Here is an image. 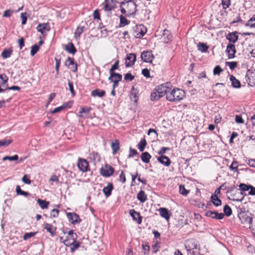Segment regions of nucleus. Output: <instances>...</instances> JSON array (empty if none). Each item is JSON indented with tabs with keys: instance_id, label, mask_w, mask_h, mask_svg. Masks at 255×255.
<instances>
[{
	"instance_id": "nucleus-8",
	"label": "nucleus",
	"mask_w": 255,
	"mask_h": 255,
	"mask_svg": "<svg viewBox=\"0 0 255 255\" xmlns=\"http://www.w3.org/2000/svg\"><path fill=\"white\" fill-rule=\"evenodd\" d=\"M136 60V54L134 53H130L127 54L126 58L125 64L127 67L133 66Z\"/></svg>"
},
{
	"instance_id": "nucleus-37",
	"label": "nucleus",
	"mask_w": 255,
	"mask_h": 255,
	"mask_svg": "<svg viewBox=\"0 0 255 255\" xmlns=\"http://www.w3.org/2000/svg\"><path fill=\"white\" fill-rule=\"evenodd\" d=\"M146 144L147 143L145 138L141 139L137 144V147L139 151H143L144 150Z\"/></svg>"
},
{
	"instance_id": "nucleus-31",
	"label": "nucleus",
	"mask_w": 255,
	"mask_h": 255,
	"mask_svg": "<svg viewBox=\"0 0 255 255\" xmlns=\"http://www.w3.org/2000/svg\"><path fill=\"white\" fill-rule=\"evenodd\" d=\"M119 68V61L116 62L112 66L110 69V74H111V76L115 75L118 77H120L119 73H115L114 71L118 69Z\"/></svg>"
},
{
	"instance_id": "nucleus-49",
	"label": "nucleus",
	"mask_w": 255,
	"mask_h": 255,
	"mask_svg": "<svg viewBox=\"0 0 255 255\" xmlns=\"http://www.w3.org/2000/svg\"><path fill=\"white\" fill-rule=\"evenodd\" d=\"M246 25L250 27H255V17L253 16L250 20H249Z\"/></svg>"
},
{
	"instance_id": "nucleus-30",
	"label": "nucleus",
	"mask_w": 255,
	"mask_h": 255,
	"mask_svg": "<svg viewBox=\"0 0 255 255\" xmlns=\"http://www.w3.org/2000/svg\"><path fill=\"white\" fill-rule=\"evenodd\" d=\"M67 107H71V105L70 104V103H64L62 106L55 108L52 111V114H55L56 113L59 112L64 110Z\"/></svg>"
},
{
	"instance_id": "nucleus-41",
	"label": "nucleus",
	"mask_w": 255,
	"mask_h": 255,
	"mask_svg": "<svg viewBox=\"0 0 255 255\" xmlns=\"http://www.w3.org/2000/svg\"><path fill=\"white\" fill-rule=\"evenodd\" d=\"M70 246H71L70 248L71 252L73 253L75 252V251L79 248L80 246V243L79 242H76V241H74V243L70 245Z\"/></svg>"
},
{
	"instance_id": "nucleus-40",
	"label": "nucleus",
	"mask_w": 255,
	"mask_h": 255,
	"mask_svg": "<svg viewBox=\"0 0 255 255\" xmlns=\"http://www.w3.org/2000/svg\"><path fill=\"white\" fill-rule=\"evenodd\" d=\"M161 97L160 95L158 94L157 91L155 90V91L152 92L150 94V100L151 101H157L159 100Z\"/></svg>"
},
{
	"instance_id": "nucleus-61",
	"label": "nucleus",
	"mask_w": 255,
	"mask_h": 255,
	"mask_svg": "<svg viewBox=\"0 0 255 255\" xmlns=\"http://www.w3.org/2000/svg\"><path fill=\"white\" fill-rule=\"evenodd\" d=\"M222 4L224 9H226L229 7L230 5V0H222Z\"/></svg>"
},
{
	"instance_id": "nucleus-64",
	"label": "nucleus",
	"mask_w": 255,
	"mask_h": 255,
	"mask_svg": "<svg viewBox=\"0 0 255 255\" xmlns=\"http://www.w3.org/2000/svg\"><path fill=\"white\" fill-rule=\"evenodd\" d=\"M195 250V251H192V255H199V249L198 248L197 245H194V247L192 248V250Z\"/></svg>"
},
{
	"instance_id": "nucleus-53",
	"label": "nucleus",
	"mask_w": 255,
	"mask_h": 255,
	"mask_svg": "<svg viewBox=\"0 0 255 255\" xmlns=\"http://www.w3.org/2000/svg\"><path fill=\"white\" fill-rule=\"evenodd\" d=\"M134 78V76H133L131 73H128L125 74L124 79L126 81H131Z\"/></svg>"
},
{
	"instance_id": "nucleus-63",
	"label": "nucleus",
	"mask_w": 255,
	"mask_h": 255,
	"mask_svg": "<svg viewBox=\"0 0 255 255\" xmlns=\"http://www.w3.org/2000/svg\"><path fill=\"white\" fill-rule=\"evenodd\" d=\"M142 74L146 78H149L150 77V72L149 70L145 68L142 69Z\"/></svg>"
},
{
	"instance_id": "nucleus-22",
	"label": "nucleus",
	"mask_w": 255,
	"mask_h": 255,
	"mask_svg": "<svg viewBox=\"0 0 255 255\" xmlns=\"http://www.w3.org/2000/svg\"><path fill=\"white\" fill-rule=\"evenodd\" d=\"M91 110L90 107L81 108L79 112V117L82 118H85L87 115L89 113Z\"/></svg>"
},
{
	"instance_id": "nucleus-62",
	"label": "nucleus",
	"mask_w": 255,
	"mask_h": 255,
	"mask_svg": "<svg viewBox=\"0 0 255 255\" xmlns=\"http://www.w3.org/2000/svg\"><path fill=\"white\" fill-rule=\"evenodd\" d=\"M26 13L25 12H22L20 14V17L22 19L21 24L24 25L26 23L27 17L26 16Z\"/></svg>"
},
{
	"instance_id": "nucleus-56",
	"label": "nucleus",
	"mask_w": 255,
	"mask_h": 255,
	"mask_svg": "<svg viewBox=\"0 0 255 255\" xmlns=\"http://www.w3.org/2000/svg\"><path fill=\"white\" fill-rule=\"evenodd\" d=\"M223 71V69L220 66H216L213 70L214 75H219Z\"/></svg>"
},
{
	"instance_id": "nucleus-11",
	"label": "nucleus",
	"mask_w": 255,
	"mask_h": 255,
	"mask_svg": "<svg viewBox=\"0 0 255 255\" xmlns=\"http://www.w3.org/2000/svg\"><path fill=\"white\" fill-rule=\"evenodd\" d=\"M38 31L40 32L42 34H45L47 32L49 31L50 29L48 23H42L39 24L36 28Z\"/></svg>"
},
{
	"instance_id": "nucleus-38",
	"label": "nucleus",
	"mask_w": 255,
	"mask_h": 255,
	"mask_svg": "<svg viewBox=\"0 0 255 255\" xmlns=\"http://www.w3.org/2000/svg\"><path fill=\"white\" fill-rule=\"evenodd\" d=\"M197 47L198 50L202 52H206L209 48L206 44L202 43H199Z\"/></svg>"
},
{
	"instance_id": "nucleus-36",
	"label": "nucleus",
	"mask_w": 255,
	"mask_h": 255,
	"mask_svg": "<svg viewBox=\"0 0 255 255\" xmlns=\"http://www.w3.org/2000/svg\"><path fill=\"white\" fill-rule=\"evenodd\" d=\"M111 147L113 150V154H115L120 149V143L118 140H115L114 142L112 143Z\"/></svg>"
},
{
	"instance_id": "nucleus-6",
	"label": "nucleus",
	"mask_w": 255,
	"mask_h": 255,
	"mask_svg": "<svg viewBox=\"0 0 255 255\" xmlns=\"http://www.w3.org/2000/svg\"><path fill=\"white\" fill-rule=\"evenodd\" d=\"M140 58L143 62L151 63L154 57L151 51H144L141 53Z\"/></svg>"
},
{
	"instance_id": "nucleus-19",
	"label": "nucleus",
	"mask_w": 255,
	"mask_h": 255,
	"mask_svg": "<svg viewBox=\"0 0 255 255\" xmlns=\"http://www.w3.org/2000/svg\"><path fill=\"white\" fill-rule=\"evenodd\" d=\"M44 229L50 234L52 237L54 236L56 228L54 227L52 225L48 223L44 224Z\"/></svg>"
},
{
	"instance_id": "nucleus-21",
	"label": "nucleus",
	"mask_w": 255,
	"mask_h": 255,
	"mask_svg": "<svg viewBox=\"0 0 255 255\" xmlns=\"http://www.w3.org/2000/svg\"><path fill=\"white\" fill-rule=\"evenodd\" d=\"M238 33L236 31L232 33H229L227 35L226 38L231 42L234 43L237 41L238 39Z\"/></svg>"
},
{
	"instance_id": "nucleus-44",
	"label": "nucleus",
	"mask_w": 255,
	"mask_h": 255,
	"mask_svg": "<svg viewBox=\"0 0 255 255\" xmlns=\"http://www.w3.org/2000/svg\"><path fill=\"white\" fill-rule=\"evenodd\" d=\"M90 158H93V160H95V161H100V154L97 152H92L91 154H90Z\"/></svg>"
},
{
	"instance_id": "nucleus-4",
	"label": "nucleus",
	"mask_w": 255,
	"mask_h": 255,
	"mask_svg": "<svg viewBox=\"0 0 255 255\" xmlns=\"http://www.w3.org/2000/svg\"><path fill=\"white\" fill-rule=\"evenodd\" d=\"M239 218L242 224L249 227L253 221L252 215L246 213H241L239 215Z\"/></svg>"
},
{
	"instance_id": "nucleus-39",
	"label": "nucleus",
	"mask_w": 255,
	"mask_h": 255,
	"mask_svg": "<svg viewBox=\"0 0 255 255\" xmlns=\"http://www.w3.org/2000/svg\"><path fill=\"white\" fill-rule=\"evenodd\" d=\"M84 26H78L76 28L74 33V36L76 38L80 37L81 34L83 33Z\"/></svg>"
},
{
	"instance_id": "nucleus-7",
	"label": "nucleus",
	"mask_w": 255,
	"mask_h": 255,
	"mask_svg": "<svg viewBox=\"0 0 255 255\" xmlns=\"http://www.w3.org/2000/svg\"><path fill=\"white\" fill-rule=\"evenodd\" d=\"M77 166L79 169L82 172H87L89 169L88 162L85 159L79 158Z\"/></svg>"
},
{
	"instance_id": "nucleus-12",
	"label": "nucleus",
	"mask_w": 255,
	"mask_h": 255,
	"mask_svg": "<svg viewBox=\"0 0 255 255\" xmlns=\"http://www.w3.org/2000/svg\"><path fill=\"white\" fill-rule=\"evenodd\" d=\"M129 214L134 221H136L138 224H141L142 217L139 212L135 211L134 209H132L129 211Z\"/></svg>"
},
{
	"instance_id": "nucleus-43",
	"label": "nucleus",
	"mask_w": 255,
	"mask_h": 255,
	"mask_svg": "<svg viewBox=\"0 0 255 255\" xmlns=\"http://www.w3.org/2000/svg\"><path fill=\"white\" fill-rule=\"evenodd\" d=\"M39 49V45H38V44H35L32 45L31 47V55L34 56L38 52Z\"/></svg>"
},
{
	"instance_id": "nucleus-26",
	"label": "nucleus",
	"mask_w": 255,
	"mask_h": 255,
	"mask_svg": "<svg viewBox=\"0 0 255 255\" xmlns=\"http://www.w3.org/2000/svg\"><path fill=\"white\" fill-rule=\"evenodd\" d=\"M137 198L141 203H143L147 200V195L144 191L140 190L137 195Z\"/></svg>"
},
{
	"instance_id": "nucleus-32",
	"label": "nucleus",
	"mask_w": 255,
	"mask_h": 255,
	"mask_svg": "<svg viewBox=\"0 0 255 255\" xmlns=\"http://www.w3.org/2000/svg\"><path fill=\"white\" fill-rule=\"evenodd\" d=\"M12 51H13L11 48L5 49L2 52V53L1 54V56L4 59L9 58L11 56V55L12 53Z\"/></svg>"
},
{
	"instance_id": "nucleus-58",
	"label": "nucleus",
	"mask_w": 255,
	"mask_h": 255,
	"mask_svg": "<svg viewBox=\"0 0 255 255\" xmlns=\"http://www.w3.org/2000/svg\"><path fill=\"white\" fill-rule=\"evenodd\" d=\"M137 154H138V152H137V151L135 149H132V148L130 147V148H129V154L128 155V158L132 157L133 156L137 155Z\"/></svg>"
},
{
	"instance_id": "nucleus-60",
	"label": "nucleus",
	"mask_w": 255,
	"mask_h": 255,
	"mask_svg": "<svg viewBox=\"0 0 255 255\" xmlns=\"http://www.w3.org/2000/svg\"><path fill=\"white\" fill-rule=\"evenodd\" d=\"M238 164V162L236 161H234L232 164L230 166V169L232 170L237 171Z\"/></svg>"
},
{
	"instance_id": "nucleus-55",
	"label": "nucleus",
	"mask_w": 255,
	"mask_h": 255,
	"mask_svg": "<svg viewBox=\"0 0 255 255\" xmlns=\"http://www.w3.org/2000/svg\"><path fill=\"white\" fill-rule=\"evenodd\" d=\"M60 241L61 243H63L67 247L70 246V245H71V244H70V243L69 238L64 239L63 237H60Z\"/></svg>"
},
{
	"instance_id": "nucleus-28",
	"label": "nucleus",
	"mask_w": 255,
	"mask_h": 255,
	"mask_svg": "<svg viewBox=\"0 0 255 255\" xmlns=\"http://www.w3.org/2000/svg\"><path fill=\"white\" fill-rule=\"evenodd\" d=\"M65 49L69 53H71L72 54H74L77 52L75 47L72 42L69 43L66 46Z\"/></svg>"
},
{
	"instance_id": "nucleus-20",
	"label": "nucleus",
	"mask_w": 255,
	"mask_h": 255,
	"mask_svg": "<svg viewBox=\"0 0 255 255\" xmlns=\"http://www.w3.org/2000/svg\"><path fill=\"white\" fill-rule=\"evenodd\" d=\"M113 189V185L112 183H109L107 186L103 189V192L106 197L110 196L112 194Z\"/></svg>"
},
{
	"instance_id": "nucleus-1",
	"label": "nucleus",
	"mask_w": 255,
	"mask_h": 255,
	"mask_svg": "<svg viewBox=\"0 0 255 255\" xmlns=\"http://www.w3.org/2000/svg\"><path fill=\"white\" fill-rule=\"evenodd\" d=\"M120 10L126 16H134L136 13V4L133 0H127L120 2Z\"/></svg>"
},
{
	"instance_id": "nucleus-3",
	"label": "nucleus",
	"mask_w": 255,
	"mask_h": 255,
	"mask_svg": "<svg viewBox=\"0 0 255 255\" xmlns=\"http://www.w3.org/2000/svg\"><path fill=\"white\" fill-rule=\"evenodd\" d=\"M172 85L170 83H166L165 84H161L158 86L155 90L157 91L158 94L161 98L165 95L167 96L168 93H169Z\"/></svg>"
},
{
	"instance_id": "nucleus-13",
	"label": "nucleus",
	"mask_w": 255,
	"mask_h": 255,
	"mask_svg": "<svg viewBox=\"0 0 255 255\" xmlns=\"http://www.w3.org/2000/svg\"><path fill=\"white\" fill-rule=\"evenodd\" d=\"M247 77H248L247 81L248 82V84L251 86L255 87V71H248L247 73Z\"/></svg>"
},
{
	"instance_id": "nucleus-33",
	"label": "nucleus",
	"mask_w": 255,
	"mask_h": 255,
	"mask_svg": "<svg viewBox=\"0 0 255 255\" xmlns=\"http://www.w3.org/2000/svg\"><path fill=\"white\" fill-rule=\"evenodd\" d=\"M65 65L67 66L75 65V69L73 70V72H76L77 71V64L75 63L74 59L73 58L70 57H68L65 62Z\"/></svg>"
},
{
	"instance_id": "nucleus-54",
	"label": "nucleus",
	"mask_w": 255,
	"mask_h": 255,
	"mask_svg": "<svg viewBox=\"0 0 255 255\" xmlns=\"http://www.w3.org/2000/svg\"><path fill=\"white\" fill-rule=\"evenodd\" d=\"M249 50L251 56L255 58V44H252L250 46Z\"/></svg>"
},
{
	"instance_id": "nucleus-52",
	"label": "nucleus",
	"mask_w": 255,
	"mask_h": 255,
	"mask_svg": "<svg viewBox=\"0 0 255 255\" xmlns=\"http://www.w3.org/2000/svg\"><path fill=\"white\" fill-rule=\"evenodd\" d=\"M226 64L228 65L231 70L234 69L237 66V63L236 62H226Z\"/></svg>"
},
{
	"instance_id": "nucleus-34",
	"label": "nucleus",
	"mask_w": 255,
	"mask_h": 255,
	"mask_svg": "<svg viewBox=\"0 0 255 255\" xmlns=\"http://www.w3.org/2000/svg\"><path fill=\"white\" fill-rule=\"evenodd\" d=\"M211 201L213 204L216 207L221 205V201L218 198L216 195H212L211 197Z\"/></svg>"
},
{
	"instance_id": "nucleus-9",
	"label": "nucleus",
	"mask_w": 255,
	"mask_h": 255,
	"mask_svg": "<svg viewBox=\"0 0 255 255\" xmlns=\"http://www.w3.org/2000/svg\"><path fill=\"white\" fill-rule=\"evenodd\" d=\"M67 217L69 221L73 224H76L81 222L79 216L75 213H67Z\"/></svg>"
},
{
	"instance_id": "nucleus-2",
	"label": "nucleus",
	"mask_w": 255,
	"mask_h": 255,
	"mask_svg": "<svg viewBox=\"0 0 255 255\" xmlns=\"http://www.w3.org/2000/svg\"><path fill=\"white\" fill-rule=\"evenodd\" d=\"M185 96V92L183 90L178 88L170 89L169 93L166 96V100L168 101L174 102H178L182 100Z\"/></svg>"
},
{
	"instance_id": "nucleus-50",
	"label": "nucleus",
	"mask_w": 255,
	"mask_h": 255,
	"mask_svg": "<svg viewBox=\"0 0 255 255\" xmlns=\"http://www.w3.org/2000/svg\"><path fill=\"white\" fill-rule=\"evenodd\" d=\"M36 234V232H29V233H26L24 234V235L23 236V239L24 240H26L28 239L29 238H30L31 237H33L35 236V235Z\"/></svg>"
},
{
	"instance_id": "nucleus-51",
	"label": "nucleus",
	"mask_w": 255,
	"mask_h": 255,
	"mask_svg": "<svg viewBox=\"0 0 255 255\" xmlns=\"http://www.w3.org/2000/svg\"><path fill=\"white\" fill-rule=\"evenodd\" d=\"M179 192L183 195H187L189 192V191L187 190L184 185H180L179 186Z\"/></svg>"
},
{
	"instance_id": "nucleus-14",
	"label": "nucleus",
	"mask_w": 255,
	"mask_h": 255,
	"mask_svg": "<svg viewBox=\"0 0 255 255\" xmlns=\"http://www.w3.org/2000/svg\"><path fill=\"white\" fill-rule=\"evenodd\" d=\"M226 52L228 54L229 58H233L236 53L235 46L234 44L228 45L226 48Z\"/></svg>"
},
{
	"instance_id": "nucleus-10",
	"label": "nucleus",
	"mask_w": 255,
	"mask_h": 255,
	"mask_svg": "<svg viewBox=\"0 0 255 255\" xmlns=\"http://www.w3.org/2000/svg\"><path fill=\"white\" fill-rule=\"evenodd\" d=\"M205 215L207 217L217 220L222 219L224 217V214L223 213H218L217 212L211 211L207 212Z\"/></svg>"
},
{
	"instance_id": "nucleus-35",
	"label": "nucleus",
	"mask_w": 255,
	"mask_h": 255,
	"mask_svg": "<svg viewBox=\"0 0 255 255\" xmlns=\"http://www.w3.org/2000/svg\"><path fill=\"white\" fill-rule=\"evenodd\" d=\"M37 202L39 205L40 206V208L42 209L47 208L49 204V202L48 201L43 200L40 199H38L37 200Z\"/></svg>"
},
{
	"instance_id": "nucleus-59",
	"label": "nucleus",
	"mask_w": 255,
	"mask_h": 255,
	"mask_svg": "<svg viewBox=\"0 0 255 255\" xmlns=\"http://www.w3.org/2000/svg\"><path fill=\"white\" fill-rule=\"evenodd\" d=\"M68 86L72 95L74 96L75 95V92L74 90L73 83L69 80H68Z\"/></svg>"
},
{
	"instance_id": "nucleus-23",
	"label": "nucleus",
	"mask_w": 255,
	"mask_h": 255,
	"mask_svg": "<svg viewBox=\"0 0 255 255\" xmlns=\"http://www.w3.org/2000/svg\"><path fill=\"white\" fill-rule=\"evenodd\" d=\"M77 234L74 233L73 230H71L68 232V236L66 237V239L69 238L70 244H72L74 241L77 240Z\"/></svg>"
},
{
	"instance_id": "nucleus-16",
	"label": "nucleus",
	"mask_w": 255,
	"mask_h": 255,
	"mask_svg": "<svg viewBox=\"0 0 255 255\" xmlns=\"http://www.w3.org/2000/svg\"><path fill=\"white\" fill-rule=\"evenodd\" d=\"M114 0H105L104 9L106 11H111L115 7L116 3H114Z\"/></svg>"
},
{
	"instance_id": "nucleus-18",
	"label": "nucleus",
	"mask_w": 255,
	"mask_h": 255,
	"mask_svg": "<svg viewBox=\"0 0 255 255\" xmlns=\"http://www.w3.org/2000/svg\"><path fill=\"white\" fill-rule=\"evenodd\" d=\"M106 92L104 90H100L99 89H95L92 91L91 96L93 97L102 98L105 96Z\"/></svg>"
},
{
	"instance_id": "nucleus-27",
	"label": "nucleus",
	"mask_w": 255,
	"mask_h": 255,
	"mask_svg": "<svg viewBox=\"0 0 255 255\" xmlns=\"http://www.w3.org/2000/svg\"><path fill=\"white\" fill-rule=\"evenodd\" d=\"M162 37L164 39V42L168 43V41L171 40L172 35H171V32L169 30L164 29L162 33Z\"/></svg>"
},
{
	"instance_id": "nucleus-45",
	"label": "nucleus",
	"mask_w": 255,
	"mask_h": 255,
	"mask_svg": "<svg viewBox=\"0 0 255 255\" xmlns=\"http://www.w3.org/2000/svg\"><path fill=\"white\" fill-rule=\"evenodd\" d=\"M224 212L225 214L227 216H230L232 213L231 208L228 205H226L224 206Z\"/></svg>"
},
{
	"instance_id": "nucleus-48",
	"label": "nucleus",
	"mask_w": 255,
	"mask_h": 255,
	"mask_svg": "<svg viewBox=\"0 0 255 255\" xmlns=\"http://www.w3.org/2000/svg\"><path fill=\"white\" fill-rule=\"evenodd\" d=\"M12 140L10 139H4L0 140V146H7L10 144Z\"/></svg>"
},
{
	"instance_id": "nucleus-42",
	"label": "nucleus",
	"mask_w": 255,
	"mask_h": 255,
	"mask_svg": "<svg viewBox=\"0 0 255 255\" xmlns=\"http://www.w3.org/2000/svg\"><path fill=\"white\" fill-rule=\"evenodd\" d=\"M240 190L241 192L243 193L244 191H248L251 188L250 185H248L244 183H241L239 185Z\"/></svg>"
},
{
	"instance_id": "nucleus-25",
	"label": "nucleus",
	"mask_w": 255,
	"mask_h": 255,
	"mask_svg": "<svg viewBox=\"0 0 255 255\" xmlns=\"http://www.w3.org/2000/svg\"><path fill=\"white\" fill-rule=\"evenodd\" d=\"M140 158L143 162L148 163L150 161L151 156L148 152L146 151L142 153L140 156Z\"/></svg>"
},
{
	"instance_id": "nucleus-57",
	"label": "nucleus",
	"mask_w": 255,
	"mask_h": 255,
	"mask_svg": "<svg viewBox=\"0 0 255 255\" xmlns=\"http://www.w3.org/2000/svg\"><path fill=\"white\" fill-rule=\"evenodd\" d=\"M59 211L56 209H53L51 210L50 216L53 218H56L58 216Z\"/></svg>"
},
{
	"instance_id": "nucleus-17",
	"label": "nucleus",
	"mask_w": 255,
	"mask_h": 255,
	"mask_svg": "<svg viewBox=\"0 0 255 255\" xmlns=\"http://www.w3.org/2000/svg\"><path fill=\"white\" fill-rule=\"evenodd\" d=\"M158 210L160 215L162 217L165 218L167 221L169 219L170 214L167 209L165 208H160Z\"/></svg>"
},
{
	"instance_id": "nucleus-47",
	"label": "nucleus",
	"mask_w": 255,
	"mask_h": 255,
	"mask_svg": "<svg viewBox=\"0 0 255 255\" xmlns=\"http://www.w3.org/2000/svg\"><path fill=\"white\" fill-rule=\"evenodd\" d=\"M119 75L120 77H118L115 75L111 76V74H110V76L109 77L108 79L109 81H113V80H117V81H121L122 80V75L119 73Z\"/></svg>"
},
{
	"instance_id": "nucleus-29",
	"label": "nucleus",
	"mask_w": 255,
	"mask_h": 255,
	"mask_svg": "<svg viewBox=\"0 0 255 255\" xmlns=\"http://www.w3.org/2000/svg\"><path fill=\"white\" fill-rule=\"evenodd\" d=\"M119 18L120 20L119 24L120 27H124L125 26L128 25L129 23V21L127 19L126 16H125L122 14L119 16Z\"/></svg>"
},
{
	"instance_id": "nucleus-46",
	"label": "nucleus",
	"mask_w": 255,
	"mask_h": 255,
	"mask_svg": "<svg viewBox=\"0 0 255 255\" xmlns=\"http://www.w3.org/2000/svg\"><path fill=\"white\" fill-rule=\"evenodd\" d=\"M18 159V156L17 154H15L14 156H5L2 158V160L5 161L9 160L10 161L17 160Z\"/></svg>"
},
{
	"instance_id": "nucleus-24",
	"label": "nucleus",
	"mask_w": 255,
	"mask_h": 255,
	"mask_svg": "<svg viewBox=\"0 0 255 255\" xmlns=\"http://www.w3.org/2000/svg\"><path fill=\"white\" fill-rule=\"evenodd\" d=\"M230 80L232 83V86L235 88H239L241 87L240 82L233 75H230Z\"/></svg>"
},
{
	"instance_id": "nucleus-5",
	"label": "nucleus",
	"mask_w": 255,
	"mask_h": 255,
	"mask_svg": "<svg viewBox=\"0 0 255 255\" xmlns=\"http://www.w3.org/2000/svg\"><path fill=\"white\" fill-rule=\"evenodd\" d=\"M114 168L110 165H106L100 169V173L104 177H109L114 172Z\"/></svg>"
},
{
	"instance_id": "nucleus-15",
	"label": "nucleus",
	"mask_w": 255,
	"mask_h": 255,
	"mask_svg": "<svg viewBox=\"0 0 255 255\" xmlns=\"http://www.w3.org/2000/svg\"><path fill=\"white\" fill-rule=\"evenodd\" d=\"M159 162L165 166H169L171 164L170 159L165 155H161L157 158Z\"/></svg>"
}]
</instances>
